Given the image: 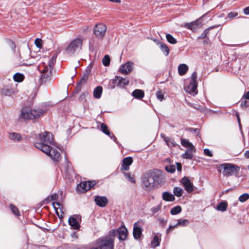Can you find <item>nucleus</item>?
Returning a JSON list of instances; mask_svg holds the SVG:
<instances>
[{"label":"nucleus","mask_w":249,"mask_h":249,"mask_svg":"<svg viewBox=\"0 0 249 249\" xmlns=\"http://www.w3.org/2000/svg\"><path fill=\"white\" fill-rule=\"evenodd\" d=\"M37 140L39 142L35 143L36 147L49 156L53 161H59L61 156L59 151L52 146H57L53 141L52 134L50 132L45 131L39 134Z\"/></svg>","instance_id":"nucleus-1"},{"label":"nucleus","mask_w":249,"mask_h":249,"mask_svg":"<svg viewBox=\"0 0 249 249\" xmlns=\"http://www.w3.org/2000/svg\"><path fill=\"white\" fill-rule=\"evenodd\" d=\"M55 59V58L53 57L47 65L43 62L38 67V70L41 72L40 78L43 82H46L51 80Z\"/></svg>","instance_id":"nucleus-2"},{"label":"nucleus","mask_w":249,"mask_h":249,"mask_svg":"<svg viewBox=\"0 0 249 249\" xmlns=\"http://www.w3.org/2000/svg\"><path fill=\"white\" fill-rule=\"evenodd\" d=\"M217 170L224 177H228L237 174L239 171V167L231 163H223L218 166Z\"/></svg>","instance_id":"nucleus-3"},{"label":"nucleus","mask_w":249,"mask_h":249,"mask_svg":"<svg viewBox=\"0 0 249 249\" xmlns=\"http://www.w3.org/2000/svg\"><path fill=\"white\" fill-rule=\"evenodd\" d=\"M83 39L76 38L72 40L66 47L64 53L66 54L71 55L82 49Z\"/></svg>","instance_id":"nucleus-4"},{"label":"nucleus","mask_w":249,"mask_h":249,"mask_svg":"<svg viewBox=\"0 0 249 249\" xmlns=\"http://www.w3.org/2000/svg\"><path fill=\"white\" fill-rule=\"evenodd\" d=\"M30 55L29 48H26L24 50L20 51L19 55L15 59L16 64L19 65H31L32 63L30 61Z\"/></svg>","instance_id":"nucleus-5"},{"label":"nucleus","mask_w":249,"mask_h":249,"mask_svg":"<svg viewBox=\"0 0 249 249\" xmlns=\"http://www.w3.org/2000/svg\"><path fill=\"white\" fill-rule=\"evenodd\" d=\"M43 111L41 109H32L23 108L21 110L20 117L24 119H33L43 114Z\"/></svg>","instance_id":"nucleus-6"},{"label":"nucleus","mask_w":249,"mask_h":249,"mask_svg":"<svg viewBox=\"0 0 249 249\" xmlns=\"http://www.w3.org/2000/svg\"><path fill=\"white\" fill-rule=\"evenodd\" d=\"M196 78L197 73L196 72H194L192 74L189 85L184 88V90L186 92L193 95H196L197 93V83L196 81Z\"/></svg>","instance_id":"nucleus-7"},{"label":"nucleus","mask_w":249,"mask_h":249,"mask_svg":"<svg viewBox=\"0 0 249 249\" xmlns=\"http://www.w3.org/2000/svg\"><path fill=\"white\" fill-rule=\"evenodd\" d=\"M95 245L99 249H113V239L110 237L96 240Z\"/></svg>","instance_id":"nucleus-8"},{"label":"nucleus","mask_w":249,"mask_h":249,"mask_svg":"<svg viewBox=\"0 0 249 249\" xmlns=\"http://www.w3.org/2000/svg\"><path fill=\"white\" fill-rule=\"evenodd\" d=\"M143 187L146 190L151 189L154 186L155 179L151 174H145L142 178Z\"/></svg>","instance_id":"nucleus-9"},{"label":"nucleus","mask_w":249,"mask_h":249,"mask_svg":"<svg viewBox=\"0 0 249 249\" xmlns=\"http://www.w3.org/2000/svg\"><path fill=\"white\" fill-rule=\"evenodd\" d=\"M107 31L106 26L103 23L97 24L94 27L93 32L96 36L100 39L103 38Z\"/></svg>","instance_id":"nucleus-10"},{"label":"nucleus","mask_w":249,"mask_h":249,"mask_svg":"<svg viewBox=\"0 0 249 249\" xmlns=\"http://www.w3.org/2000/svg\"><path fill=\"white\" fill-rule=\"evenodd\" d=\"M95 185L94 181L81 182L77 186V190L80 193H84L89 190Z\"/></svg>","instance_id":"nucleus-11"},{"label":"nucleus","mask_w":249,"mask_h":249,"mask_svg":"<svg viewBox=\"0 0 249 249\" xmlns=\"http://www.w3.org/2000/svg\"><path fill=\"white\" fill-rule=\"evenodd\" d=\"M53 206L55 211L56 214L60 218H62L63 217V214L65 211L64 207L59 202H53Z\"/></svg>","instance_id":"nucleus-12"},{"label":"nucleus","mask_w":249,"mask_h":249,"mask_svg":"<svg viewBox=\"0 0 249 249\" xmlns=\"http://www.w3.org/2000/svg\"><path fill=\"white\" fill-rule=\"evenodd\" d=\"M133 69V63L132 62H128L121 66L119 71L122 73L128 74L131 72Z\"/></svg>","instance_id":"nucleus-13"},{"label":"nucleus","mask_w":249,"mask_h":249,"mask_svg":"<svg viewBox=\"0 0 249 249\" xmlns=\"http://www.w3.org/2000/svg\"><path fill=\"white\" fill-rule=\"evenodd\" d=\"M181 182L188 193H191L194 190L193 183L191 182L187 177H184L181 180Z\"/></svg>","instance_id":"nucleus-14"},{"label":"nucleus","mask_w":249,"mask_h":249,"mask_svg":"<svg viewBox=\"0 0 249 249\" xmlns=\"http://www.w3.org/2000/svg\"><path fill=\"white\" fill-rule=\"evenodd\" d=\"M142 228L139 226L138 222H136L134 224L133 235L135 239H138L140 238L142 234Z\"/></svg>","instance_id":"nucleus-15"},{"label":"nucleus","mask_w":249,"mask_h":249,"mask_svg":"<svg viewBox=\"0 0 249 249\" xmlns=\"http://www.w3.org/2000/svg\"><path fill=\"white\" fill-rule=\"evenodd\" d=\"M112 83L120 87H124L128 85L129 81L123 77L116 76L115 78L112 80Z\"/></svg>","instance_id":"nucleus-16"},{"label":"nucleus","mask_w":249,"mask_h":249,"mask_svg":"<svg viewBox=\"0 0 249 249\" xmlns=\"http://www.w3.org/2000/svg\"><path fill=\"white\" fill-rule=\"evenodd\" d=\"M189 222V220L187 219H178V223L176 225L172 226L170 225L168 229L167 230V232H169L171 230H173L175 228L177 227L178 226H186L188 225Z\"/></svg>","instance_id":"nucleus-17"},{"label":"nucleus","mask_w":249,"mask_h":249,"mask_svg":"<svg viewBox=\"0 0 249 249\" xmlns=\"http://www.w3.org/2000/svg\"><path fill=\"white\" fill-rule=\"evenodd\" d=\"M117 231L118 233L119 239L120 240H124L126 239L128 231L127 229L124 226L120 227Z\"/></svg>","instance_id":"nucleus-18"},{"label":"nucleus","mask_w":249,"mask_h":249,"mask_svg":"<svg viewBox=\"0 0 249 249\" xmlns=\"http://www.w3.org/2000/svg\"><path fill=\"white\" fill-rule=\"evenodd\" d=\"M96 204L100 207H105L107 203V199L105 196H97L95 198Z\"/></svg>","instance_id":"nucleus-19"},{"label":"nucleus","mask_w":249,"mask_h":249,"mask_svg":"<svg viewBox=\"0 0 249 249\" xmlns=\"http://www.w3.org/2000/svg\"><path fill=\"white\" fill-rule=\"evenodd\" d=\"M123 162V165L122 166V169L124 170H128L129 166L131 165L133 162V159L130 157H126L124 159Z\"/></svg>","instance_id":"nucleus-20"},{"label":"nucleus","mask_w":249,"mask_h":249,"mask_svg":"<svg viewBox=\"0 0 249 249\" xmlns=\"http://www.w3.org/2000/svg\"><path fill=\"white\" fill-rule=\"evenodd\" d=\"M201 23L199 20H196L191 23H187L185 27L191 30H195L200 26Z\"/></svg>","instance_id":"nucleus-21"},{"label":"nucleus","mask_w":249,"mask_h":249,"mask_svg":"<svg viewBox=\"0 0 249 249\" xmlns=\"http://www.w3.org/2000/svg\"><path fill=\"white\" fill-rule=\"evenodd\" d=\"M69 225L73 229L75 230H77L79 229L80 227V225L77 220L72 216H71L69 218Z\"/></svg>","instance_id":"nucleus-22"},{"label":"nucleus","mask_w":249,"mask_h":249,"mask_svg":"<svg viewBox=\"0 0 249 249\" xmlns=\"http://www.w3.org/2000/svg\"><path fill=\"white\" fill-rule=\"evenodd\" d=\"M1 94L4 96H11L16 93L15 90L9 88H4L1 89Z\"/></svg>","instance_id":"nucleus-23"},{"label":"nucleus","mask_w":249,"mask_h":249,"mask_svg":"<svg viewBox=\"0 0 249 249\" xmlns=\"http://www.w3.org/2000/svg\"><path fill=\"white\" fill-rule=\"evenodd\" d=\"M181 143L183 146L187 148L188 149H190V150H195V148L193 144L186 139H181Z\"/></svg>","instance_id":"nucleus-24"},{"label":"nucleus","mask_w":249,"mask_h":249,"mask_svg":"<svg viewBox=\"0 0 249 249\" xmlns=\"http://www.w3.org/2000/svg\"><path fill=\"white\" fill-rule=\"evenodd\" d=\"M162 199L167 201H173L175 200L174 195L167 192L162 194Z\"/></svg>","instance_id":"nucleus-25"},{"label":"nucleus","mask_w":249,"mask_h":249,"mask_svg":"<svg viewBox=\"0 0 249 249\" xmlns=\"http://www.w3.org/2000/svg\"><path fill=\"white\" fill-rule=\"evenodd\" d=\"M188 70V66L184 64H180L178 67V73L180 75L185 74Z\"/></svg>","instance_id":"nucleus-26"},{"label":"nucleus","mask_w":249,"mask_h":249,"mask_svg":"<svg viewBox=\"0 0 249 249\" xmlns=\"http://www.w3.org/2000/svg\"><path fill=\"white\" fill-rule=\"evenodd\" d=\"M103 91V88L101 86L97 87L93 91L94 98L99 99L101 97Z\"/></svg>","instance_id":"nucleus-27"},{"label":"nucleus","mask_w":249,"mask_h":249,"mask_svg":"<svg viewBox=\"0 0 249 249\" xmlns=\"http://www.w3.org/2000/svg\"><path fill=\"white\" fill-rule=\"evenodd\" d=\"M132 95L137 99H141L144 96V92L141 89H135L132 92Z\"/></svg>","instance_id":"nucleus-28"},{"label":"nucleus","mask_w":249,"mask_h":249,"mask_svg":"<svg viewBox=\"0 0 249 249\" xmlns=\"http://www.w3.org/2000/svg\"><path fill=\"white\" fill-rule=\"evenodd\" d=\"M195 150H190L188 149L183 155L182 158L186 159H192L193 157V153H195Z\"/></svg>","instance_id":"nucleus-29"},{"label":"nucleus","mask_w":249,"mask_h":249,"mask_svg":"<svg viewBox=\"0 0 249 249\" xmlns=\"http://www.w3.org/2000/svg\"><path fill=\"white\" fill-rule=\"evenodd\" d=\"M24 75L18 72L15 73L13 76L14 81L17 82H22L24 80Z\"/></svg>","instance_id":"nucleus-30"},{"label":"nucleus","mask_w":249,"mask_h":249,"mask_svg":"<svg viewBox=\"0 0 249 249\" xmlns=\"http://www.w3.org/2000/svg\"><path fill=\"white\" fill-rule=\"evenodd\" d=\"M227 208V203L226 202H221L217 206V210L221 211L224 212L226 210Z\"/></svg>","instance_id":"nucleus-31"},{"label":"nucleus","mask_w":249,"mask_h":249,"mask_svg":"<svg viewBox=\"0 0 249 249\" xmlns=\"http://www.w3.org/2000/svg\"><path fill=\"white\" fill-rule=\"evenodd\" d=\"M160 245V239L158 235H155L151 243V246L153 248H156Z\"/></svg>","instance_id":"nucleus-32"},{"label":"nucleus","mask_w":249,"mask_h":249,"mask_svg":"<svg viewBox=\"0 0 249 249\" xmlns=\"http://www.w3.org/2000/svg\"><path fill=\"white\" fill-rule=\"evenodd\" d=\"M160 48L161 51L165 54L166 56H167L169 53V49L168 46L162 43H160Z\"/></svg>","instance_id":"nucleus-33"},{"label":"nucleus","mask_w":249,"mask_h":249,"mask_svg":"<svg viewBox=\"0 0 249 249\" xmlns=\"http://www.w3.org/2000/svg\"><path fill=\"white\" fill-rule=\"evenodd\" d=\"M183 192V190L180 187H176L174 188L173 193L174 195L178 197L181 196Z\"/></svg>","instance_id":"nucleus-34"},{"label":"nucleus","mask_w":249,"mask_h":249,"mask_svg":"<svg viewBox=\"0 0 249 249\" xmlns=\"http://www.w3.org/2000/svg\"><path fill=\"white\" fill-rule=\"evenodd\" d=\"M181 212V207L180 206H177L171 209L170 213L173 215H176Z\"/></svg>","instance_id":"nucleus-35"},{"label":"nucleus","mask_w":249,"mask_h":249,"mask_svg":"<svg viewBox=\"0 0 249 249\" xmlns=\"http://www.w3.org/2000/svg\"><path fill=\"white\" fill-rule=\"evenodd\" d=\"M249 199V194L248 193H244L241 195L239 197V200L240 202L243 203L246 201L247 200Z\"/></svg>","instance_id":"nucleus-36"},{"label":"nucleus","mask_w":249,"mask_h":249,"mask_svg":"<svg viewBox=\"0 0 249 249\" xmlns=\"http://www.w3.org/2000/svg\"><path fill=\"white\" fill-rule=\"evenodd\" d=\"M124 176L125 178L129 181L131 182V183H135V180L133 176H132L130 173H124Z\"/></svg>","instance_id":"nucleus-37"},{"label":"nucleus","mask_w":249,"mask_h":249,"mask_svg":"<svg viewBox=\"0 0 249 249\" xmlns=\"http://www.w3.org/2000/svg\"><path fill=\"white\" fill-rule=\"evenodd\" d=\"M108 127L107 125L103 123L101 124V131L106 134V135L109 136L110 135V132L108 130Z\"/></svg>","instance_id":"nucleus-38"},{"label":"nucleus","mask_w":249,"mask_h":249,"mask_svg":"<svg viewBox=\"0 0 249 249\" xmlns=\"http://www.w3.org/2000/svg\"><path fill=\"white\" fill-rule=\"evenodd\" d=\"M10 138L13 140H17L19 141L21 140L20 136L19 134L16 133H12L10 134Z\"/></svg>","instance_id":"nucleus-39"},{"label":"nucleus","mask_w":249,"mask_h":249,"mask_svg":"<svg viewBox=\"0 0 249 249\" xmlns=\"http://www.w3.org/2000/svg\"><path fill=\"white\" fill-rule=\"evenodd\" d=\"M167 41L172 44H175L177 43L176 39L170 34H167L166 36Z\"/></svg>","instance_id":"nucleus-40"},{"label":"nucleus","mask_w":249,"mask_h":249,"mask_svg":"<svg viewBox=\"0 0 249 249\" xmlns=\"http://www.w3.org/2000/svg\"><path fill=\"white\" fill-rule=\"evenodd\" d=\"M110 57L108 55H106L102 60L103 64L104 66H107L110 64Z\"/></svg>","instance_id":"nucleus-41"},{"label":"nucleus","mask_w":249,"mask_h":249,"mask_svg":"<svg viewBox=\"0 0 249 249\" xmlns=\"http://www.w3.org/2000/svg\"><path fill=\"white\" fill-rule=\"evenodd\" d=\"M166 170L169 173H173L176 170V166L174 165H171L165 167Z\"/></svg>","instance_id":"nucleus-42"},{"label":"nucleus","mask_w":249,"mask_h":249,"mask_svg":"<svg viewBox=\"0 0 249 249\" xmlns=\"http://www.w3.org/2000/svg\"><path fill=\"white\" fill-rule=\"evenodd\" d=\"M88 77H89V75L88 73H85L82 77L81 78V79H80V81L79 82V83H80V84H82L83 85L85 84L88 79Z\"/></svg>","instance_id":"nucleus-43"},{"label":"nucleus","mask_w":249,"mask_h":249,"mask_svg":"<svg viewBox=\"0 0 249 249\" xmlns=\"http://www.w3.org/2000/svg\"><path fill=\"white\" fill-rule=\"evenodd\" d=\"M10 208L11 209V211L12 212L16 215H20L18 209L14 205H10Z\"/></svg>","instance_id":"nucleus-44"},{"label":"nucleus","mask_w":249,"mask_h":249,"mask_svg":"<svg viewBox=\"0 0 249 249\" xmlns=\"http://www.w3.org/2000/svg\"><path fill=\"white\" fill-rule=\"evenodd\" d=\"M156 96L160 101H162L164 99V95L160 91L157 92Z\"/></svg>","instance_id":"nucleus-45"},{"label":"nucleus","mask_w":249,"mask_h":249,"mask_svg":"<svg viewBox=\"0 0 249 249\" xmlns=\"http://www.w3.org/2000/svg\"><path fill=\"white\" fill-rule=\"evenodd\" d=\"M161 203L159 204L157 206L153 207L152 209V211L153 213H157L161 208Z\"/></svg>","instance_id":"nucleus-46"},{"label":"nucleus","mask_w":249,"mask_h":249,"mask_svg":"<svg viewBox=\"0 0 249 249\" xmlns=\"http://www.w3.org/2000/svg\"><path fill=\"white\" fill-rule=\"evenodd\" d=\"M42 40L39 38H36L35 41V43L36 47L38 48H41V47Z\"/></svg>","instance_id":"nucleus-47"},{"label":"nucleus","mask_w":249,"mask_h":249,"mask_svg":"<svg viewBox=\"0 0 249 249\" xmlns=\"http://www.w3.org/2000/svg\"><path fill=\"white\" fill-rule=\"evenodd\" d=\"M238 16V13L236 12H231L228 15L229 18H233Z\"/></svg>","instance_id":"nucleus-48"},{"label":"nucleus","mask_w":249,"mask_h":249,"mask_svg":"<svg viewBox=\"0 0 249 249\" xmlns=\"http://www.w3.org/2000/svg\"><path fill=\"white\" fill-rule=\"evenodd\" d=\"M210 28H208V29H207L206 30H205L203 33L200 36V38H205L206 37L207 34H208L209 33V29Z\"/></svg>","instance_id":"nucleus-49"},{"label":"nucleus","mask_w":249,"mask_h":249,"mask_svg":"<svg viewBox=\"0 0 249 249\" xmlns=\"http://www.w3.org/2000/svg\"><path fill=\"white\" fill-rule=\"evenodd\" d=\"M204 153L205 155L208 156L209 157H212L213 154L212 152L208 149H205L204 150Z\"/></svg>","instance_id":"nucleus-50"},{"label":"nucleus","mask_w":249,"mask_h":249,"mask_svg":"<svg viewBox=\"0 0 249 249\" xmlns=\"http://www.w3.org/2000/svg\"><path fill=\"white\" fill-rule=\"evenodd\" d=\"M10 47L11 49V52H14L15 51V49H16L15 44L13 42H11L10 43Z\"/></svg>","instance_id":"nucleus-51"},{"label":"nucleus","mask_w":249,"mask_h":249,"mask_svg":"<svg viewBox=\"0 0 249 249\" xmlns=\"http://www.w3.org/2000/svg\"><path fill=\"white\" fill-rule=\"evenodd\" d=\"M58 195L56 194H54L53 195H52L50 197H51V200H56L58 198Z\"/></svg>","instance_id":"nucleus-52"},{"label":"nucleus","mask_w":249,"mask_h":249,"mask_svg":"<svg viewBox=\"0 0 249 249\" xmlns=\"http://www.w3.org/2000/svg\"><path fill=\"white\" fill-rule=\"evenodd\" d=\"M163 139H164V141L166 142V143H167V144L169 146L170 145V139L168 137H163Z\"/></svg>","instance_id":"nucleus-53"},{"label":"nucleus","mask_w":249,"mask_h":249,"mask_svg":"<svg viewBox=\"0 0 249 249\" xmlns=\"http://www.w3.org/2000/svg\"><path fill=\"white\" fill-rule=\"evenodd\" d=\"M243 98L245 99L249 100V91L245 92L243 96Z\"/></svg>","instance_id":"nucleus-54"},{"label":"nucleus","mask_w":249,"mask_h":249,"mask_svg":"<svg viewBox=\"0 0 249 249\" xmlns=\"http://www.w3.org/2000/svg\"><path fill=\"white\" fill-rule=\"evenodd\" d=\"M82 85H83V84H80V83H79V82L78 83V84L77 85V87H76V90H77V91H79L81 90Z\"/></svg>","instance_id":"nucleus-55"},{"label":"nucleus","mask_w":249,"mask_h":249,"mask_svg":"<svg viewBox=\"0 0 249 249\" xmlns=\"http://www.w3.org/2000/svg\"><path fill=\"white\" fill-rule=\"evenodd\" d=\"M182 168L181 164L180 163H177V169L178 171H181Z\"/></svg>","instance_id":"nucleus-56"},{"label":"nucleus","mask_w":249,"mask_h":249,"mask_svg":"<svg viewBox=\"0 0 249 249\" xmlns=\"http://www.w3.org/2000/svg\"><path fill=\"white\" fill-rule=\"evenodd\" d=\"M244 13L245 15H249V7H247L244 9Z\"/></svg>","instance_id":"nucleus-57"},{"label":"nucleus","mask_w":249,"mask_h":249,"mask_svg":"<svg viewBox=\"0 0 249 249\" xmlns=\"http://www.w3.org/2000/svg\"><path fill=\"white\" fill-rule=\"evenodd\" d=\"M235 115H236V116L237 119L238 124H239V126H240L241 125V122H240V117H239V115L238 112H236V114Z\"/></svg>","instance_id":"nucleus-58"},{"label":"nucleus","mask_w":249,"mask_h":249,"mask_svg":"<svg viewBox=\"0 0 249 249\" xmlns=\"http://www.w3.org/2000/svg\"><path fill=\"white\" fill-rule=\"evenodd\" d=\"M241 107H246L247 106V102L246 101H244V102L241 103Z\"/></svg>","instance_id":"nucleus-59"},{"label":"nucleus","mask_w":249,"mask_h":249,"mask_svg":"<svg viewBox=\"0 0 249 249\" xmlns=\"http://www.w3.org/2000/svg\"><path fill=\"white\" fill-rule=\"evenodd\" d=\"M245 157L249 159V150L246 151L244 154Z\"/></svg>","instance_id":"nucleus-60"},{"label":"nucleus","mask_w":249,"mask_h":249,"mask_svg":"<svg viewBox=\"0 0 249 249\" xmlns=\"http://www.w3.org/2000/svg\"><path fill=\"white\" fill-rule=\"evenodd\" d=\"M109 1L114 2V3H120L121 2V0H108Z\"/></svg>","instance_id":"nucleus-61"},{"label":"nucleus","mask_w":249,"mask_h":249,"mask_svg":"<svg viewBox=\"0 0 249 249\" xmlns=\"http://www.w3.org/2000/svg\"><path fill=\"white\" fill-rule=\"evenodd\" d=\"M111 138L113 139L114 140V141L115 142H116V138H115V137L114 135H113L112 136H111Z\"/></svg>","instance_id":"nucleus-62"},{"label":"nucleus","mask_w":249,"mask_h":249,"mask_svg":"<svg viewBox=\"0 0 249 249\" xmlns=\"http://www.w3.org/2000/svg\"><path fill=\"white\" fill-rule=\"evenodd\" d=\"M91 249H99V248H98V247H93V248H92Z\"/></svg>","instance_id":"nucleus-63"},{"label":"nucleus","mask_w":249,"mask_h":249,"mask_svg":"<svg viewBox=\"0 0 249 249\" xmlns=\"http://www.w3.org/2000/svg\"><path fill=\"white\" fill-rule=\"evenodd\" d=\"M247 168H248V169H249V165H248V166H247Z\"/></svg>","instance_id":"nucleus-64"}]
</instances>
